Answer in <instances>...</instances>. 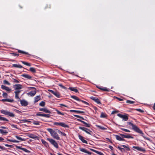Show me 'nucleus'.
<instances>
[{
  "label": "nucleus",
  "instance_id": "69168bd1",
  "mask_svg": "<svg viewBox=\"0 0 155 155\" xmlns=\"http://www.w3.org/2000/svg\"><path fill=\"white\" fill-rule=\"evenodd\" d=\"M7 101L9 102H13L14 101V100L13 99H7Z\"/></svg>",
  "mask_w": 155,
  "mask_h": 155
},
{
  "label": "nucleus",
  "instance_id": "de8ad7c7",
  "mask_svg": "<svg viewBox=\"0 0 155 155\" xmlns=\"http://www.w3.org/2000/svg\"><path fill=\"white\" fill-rule=\"evenodd\" d=\"M43 114H41L40 112H38L36 114V116H41L43 117Z\"/></svg>",
  "mask_w": 155,
  "mask_h": 155
},
{
  "label": "nucleus",
  "instance_id": "20e7f679",
  "mask_svg": "<svg viewBox=\"0 0 155 155\" xmlns=\"http://www.w3.org/2000/svg\"><path fill=\"white\" fill-rule=\"evenodd\" d=\"M1 113L8 115L9 117H14L15 116V114L9 112L7 110H2L0 111Z\"/></svg>",
  "mask_w": 155,
  "mask_h": 155
},
{
  "label": "nucleus",
  "instance_id": "58836bf2",
  "mask_svg": "<svg viewBox=\"0 0 155 155\" xmlns=\"http://www.w3.org/2000/svg\"><path fill=\"white\" fill-rule=\"evenodd\" d=\"M117 148L119 149L121 152H123L125 151V150L124 148L120 147L119 146L117 147Z\"/></svg>",
  "mask_w": 155,
  "mask_h": 155
},
{
  "label": "nucleus",
  "instance_id": "7c9ffc66",
  "mask_svg": "<svg viewBox=\"0 0 155 155\" xmlns=\"http://www.w3.org/2000/svg\"><path fill=\"white\" fill-rule=\"evenodd\" d=\"M18 52L19 53H21V54H26L30 55V54H28V52L24 51H23L21 50H18Z\"/></svg>",
  "mask_w": 155,
  "mask_h": 155
},
{
  "label": "nucleus",
  "instance_id": "5fc2aeb1",
  "mask_svg": "<svg viewBox=\"0 0 155 155\" xmlns=\"http://www.w3.org/2000/svg\"><path fill=\"white\" fill-rule=\"evenodd\" d=\"M7 87L3 85H2L1 86V88L3 90H6V89L7 88Z\"/></svg>",
  "mask_w": 155,
  "mask_h": 155
},
{
  "label": "nucleus",
  "instance_id": "13d9d810",
  "mask_svg": "<svg viewBox=\"0 0 155 155\" xmlns=\"http://www.w3.org/2000/svg\"><path fill=\"white\" fill-rule=\"evenodd\" d=\"M96 153L100 155H104V154L101 152H99L98 151H96Z\"/></svg>",
  "mask_w": 155,
  "mask_h": 155
},
{
  "label": "nucleus",
  "instance_id": "4d7b16f0",
  "mask_svg": "<svg viewBox=\"0 0 155 155\" xmlns=\"http://www.w3.org/2000/svg\"><path fill=\"white\" fill-rule=\"evenodd\" d=\"M134 102H134V101H130V100H127V103H129L130 104H133Z\"/></svg>",
  "mask_w": 155,
  "mask_h": 155
},
{
  "label": "nucleus",
  "instance_id": "9b49d317",
  "mask_svg": "<svg viewBox=\"0 0 155 155\" xmlns=\"http://www.w3.org/2000/svg\"><path fill=\"white\" fill-rule=\"evenodd\" d=\"M36 93V90L31 91L29 92L27 94L28 96L33 97L35 95Z\"/></svg>",
  "mask_w": 155,
  "mask_h": 155
},
{
  "label": "nucleus",
  "instance_id": "e2e57ef3",
  "mask_svg": "<svg viewBox=\"0 0 155 155\" xmlns=\"http://www.w3.org/2000/svg\"><path fill=\"white\" fill-rule=\"evenodd\" d=\"M78 121H79L81 122L83 124H84L86 123V122H85L84 121L80 119H78Z\"/></svg>",
  "mask_w": 155,
  "mask_h": 155
},
{
  "label": "nucleus",
  "instance_id": "6e6d98bb",
  "mask_svg": "<svg viewBox=\"0 0 155 155\" xmlns=\"http://www.w3.org/2000/svg\"><path fill=\"white\" fill-rule=\"evenodd\" d=\"M91 124H87L86 123H85V124H84V126L86 127H91Z\"/></svg>",
  "mask_w": 155,
  "mask_h": 155
},
{
  "label": "nucleus",
  "instance_id": "a18cd8bd",
  "mask_svg": "<svg viewBox=\"0 0 155 155\" xmlns=\"http://www.w3.org/2000/svg\"><path fill=\"white\" fill-rule=\"evenodd\" d=\"M50 116H51V115L50 114H43V117L49 118L50 117Z\"/></svg>",
  "mask_w": 155,
  "mask_h": 155
},
{
  "label": "nucleus",
  "instance_id": "412c9836",
  "mask_svg": "<svg viewBox=\"0 0 155 155\" xmlns=\"http://www.w3.org/2000/svg\"><path fill=\"white\" fill-rule=\"evenodd\" d=\"M116 139L119 141H125V140L124 138H123L121 137L119 135H115Z\"/></svg>",
  "mask_w": 155,
  "mask_h": 155
},
{
  "label": "nucleus",
  "instance_id": "774afa93",
  "mask_svg": "<svg viewBox=\"0 0 155 155\" xmlns=\"http://www.w3.org/2000/svg\"><path fill=\"white\" fill-rule=\"evenodd\" d=\"M13 82H15V83H19V81L18 80L16 79H13Z\"/></svg>",
  "mask_w": 155,
  "mask_h": 155
},
{
  "label": "nucleus",
  "instance_id": "8fccbe9b",
  "mask_svg": "<svg viewBox=\"0 0 155 155\" xmlns=\"http://www.w3.org/2000/svg\"><path fill=\"white\" fill-rule=\"evenodd\" d=\"M61 122H54V123L53 124H54V125H56V126H60Z\"/></svg>",
  "mask_w": 155,
  "mask_h": 155
},
{
  "label": "nucleus",
  "instance_id": "aec40b11",
  "mask_svg": "<svg viewBox=\"0 0 155 155\" xmlns=\"http://www.w3.org/2000/svg\"><path fill=\"white\" fill-rule=\"evenodd\" d=\"M97 87L103 91L108 92L110 90V89H109L107 88V87H103L97 86Z\"/></svg>",
  "mask_w": 155,
  "mask_h": 155
},
{
  "label": "nucleus",
  "instance_id": "f03ea898",
  "mask_svg": "<svg viewBox=\"0 0 155 155\" xmlns=\"http://www.w3.org/2000/svg\"><path fill=\"white\" fill-rule=\"evenodd\" d=\"M127 124L132 126L133 129L136 132L141 134V135L145 139H146V137L144 136V134L143 131L139 128H138L135 125H134L133 123L130 122H127Z\"/></svg>",
  "mask_w": 155,
  "mask_h": 155
},
{
  "label": "nucleus",
  "instance_id": "4be33fe9",
  "mask_svg": "<svg viewBox=\"0 0 155 155\" xmlns=\"http://www.w3.org/2000/svg\"><path fill=\"white\" fill-rule=\"evenodd\" d=\"M70 111L71 112H74L78 114L82 113L84 114V112L80 110H70Z\"/></svg>",
  "mask_w": 155,
  "mask_h": 155
},
{
  "label": "nucleus",
  "instance_id": "6e6552de",
  "mask_svg": "<svg viewBox=\"0 0 155 155\" xmlns=\"http://www.w3.org/2000/svg\"><path fill=\"white\" fill-rule=\"evenodd\" d=\"M78 128L85 132L87 134L91 135L90 132H92V131L87 128L84 127H79Z\"/></svg>",
  "mask_w": 155,
  "mask_h": 155
},
{
  "label": "nucleus",
  "instance_id": "423d86ee",
  "mask_svg": "<svg viewBox=\"0 0 155 155\" xmlns=\"http://www.w3.org/2000/svg\"><path fill=\"white\" fill-rule=\"evenodd\" d=\"M71 97L78 101H81L86 105L88 106L89 105V104L88 103L83 100L80 99L78 97L76 96L71 95Z\"/></svg>",
  "mask_w": 155,
  "mask_h": 155
},
{
  "label": "nucleus",
  "instance_id": "cd10ccee",
  "mask_svg": "<svg viewBox=\"0 0 155 155\" xmlns=\"http://www.w3.org/2000/svg\"><path fill=\"white\" fill-rule=\"evenodd\" d=\"M55 111H56L57 114L58 115L64 116V113L61 112L58 110L57 109H55Z\"/></svg>",
  "mask_w": 155,
  "mask_h": 155
},
{
  "label": "nucleus",
  "instance_id": "72a5a7b5",
  "mask_svg": "<svg viewBox=\"0 0 155 155\" xmlns=\"http://www.w3.org/2000/svg\"><path fill=\"white\" fill-rule=\"evenodd\" d=\"M21 62L23 64L27 66H31V65L30 64V63L27 62L25 61H21Z\"/></svg>",
  "mask_w": 155,
  "mask_h": 155
},
{
  "label": "nucleus",
  "instance_id": "dca6fc26",
  "mask_svg": "<svg viewBox=\"0 0 155 155\" xmlns=\"http://www.w3.org/2000/svg\"><path fill=\"white\" fill-rule=\"evenodd\" d=\"M79 149L80 151L87 153L88 155H90L92 154V153L91 152L87 151L86 149L84 148H80Z\"/></svg>",
  "mask_w": 155,
  "mask_h": 155
},
{
  "label": "nucleus",
  "instance_id": "09e8293b",
  "mask_svg": "<svg viewBox=\"0 0 155 155\" xmlns=\"http://www.w3.org/2000/svg\"><path fill=\"white\" fill-rule=\"evenodd\" d=\"M120 129L121 130H123L125 132H130V131L129 130H127L125 128H120Z\"/></svg>",
  "mask_w": 155,
  "mask_h": 155
},
{
  "label": "nucleus",
  "instance_id": "5701e85b",
  "mask_svg": "<svg viewBox=\"0 0 155 155\" xmlns=\"http://www.w3.org/2000/svg\"><path fill=\"white\" fill-rule=\"evenodd\" d=\"M41 141L43 144L47 148L49 147V145L48 143L45 141L44 140L42 139H41Z\"/></svg>",
  "mask_w": 155,
  "mask_h": 155
},
{
  "label": "nucleus",
  "instance_id": "f8f14e48",
  "mask_svg": "<svg viewBox=\"0 0 155 155\" xmlns=\"http://www.w3.org/2000/svg\"><path fill=\"white\" fill-rule=\"evenodd\" d=\"M15 147L17 149L21 150L27 153H30L31 152L30 151L27 150L25 148H22L21 146L16 145Z\"/></svg>",
  "mask_w": 155,
  "mask_h": 155
},
{
  "label": "nucleus",
  "instance_id": "c85d7f7f",
  "mask_svg": "<svg viewBox=\"0 0 155 155\" xmlns=\"http://www.w3.org/2000/svg\"><path fill=\"white\" fill-rule=\"evenodd\" d=\"M0 120L5 121L7 122L9 121V120L7 119L4 117H2L1 115H0Z\"/></svg>",
  "mask_w": 155,
  "mask_h": 155
},
{
  "label": "nucleus",
  "instance_id": "2f4dec72",
  "mask_svg": "<svg viewBox=\"0 0 155 155\" xmlns=\"http://www.w3.org/2000/svg\"><path fill=\"white\" fill-rule=\"evenodd\" d=\"M53 94H54L56 97L58 98H59L60 96L59 93L57 91H55L54 93Z\"/></svg>",
  "mask_w": 155,
  "mask_h": 155
},
{
  "label": "nucleus",
  "instance_id": "ea45409f",
  "mask_svg": "<svg viewBox=\"0 0 155 155\" xmlns=\"http://www.w3.org/2000/svg\"><path fill=\"white\" fill-rule=\"evenodd\" d=\"M106 115L103 112L101 113L100 117L101 118H105L106 117Z\"/></svg>",
  "mask_w": 155,
  "mask_h": 155
},
{
  "label": "nucleus",
  "instance_id": "bb28decb",
  "mask_svg": "<svg viewBox=\"0 0 155 155\" xmlns=\"http://www.w3.org/2000/svg\"><path fill=\"white\" fill-rule=\"evenodd\" d=\"M71 91H74L76 93L78 92V90L75 87H70L68 88Z\"/></svg>",
  "mask_w": 155,
  "mask_h": 155
},
{
  "label": "nucleus",
  "instance_id": "338daca9",
  "mask_svg": "<svg viewBox=\"0 0 155 155\" xmlns=\"http://www.w3.org/2000/svg\"><path fill=\"white\" fill-rule=\"evenodd\" d=\"M45 9L47 8H51V5H46V6H45Z\"/></svg>",
  "mask_w": 155,
  "mask_h": 155
},
{
  "label": "nucleus",
  "instance_id": "c03bdc74",
  "mask_svg": "<svg viewBox=\"0 0 155 155\" xmlns=\"http://www.w3.org/2000/svg\"><path fill=\"white\" fill-rule=\"evenodd\" d=\"M121 146L123 147L124 148H126V149L128 151V150H130V148L129 147H128V146H126V145H121Z\"/></svg>",
  "mask_w": 155,
  "mask_h": 155
},
{
  "label": "nucleus",
  "instance_id": "864d4df0",
  "mask_svg": "<svg viewBox=\"0 0 155 155\" xmlns=\"http://www.w3.org/2000/svg\"><path fill=\"white\" fill-rule=\"evenodd\" d=\"M2 95L4 97L6 98L7 97L8 94L6 93L3 92Z\"/></svg>",
  "mask_w": 155,
  "mask_h": 155
},
{
  "label": "nucleus",
  "instance_id": "39448f33",
  "mask_svg": "<svg viewBox=\"0 0 155 155\" xmlns=\"http://www.w3.org/2000/svg\"><path fill=\"white\" fill-rule=\"evenodd\" d=\"M47 140L49 141L51 144L53 145L57 149L58 148V144L54 140L49 138H47Z\"/></svg>",
  "mask_w": 155,
  "mask_h": 155
},
{
  "label": "nucleus",
  "instance_id": "f257e3e1",
  "mask_svg": "<svg viewBox=\"0 0 155 155\" xmlns=\"http://www.w3.org/2000/svg\"><path fill=\"white\" fill-rule=\"evenodd\" d=\"M13 88L16 90L14 91L15 98L20 100V99L19 97V94L21 92V91L20 90L22 88V86L21 84H15L13 85Z\"/></svg>",
  "mask_w": 155,
  "mask_h": 155
},
{
  "label": "nucleus",
  "instance_id": "0eeeda50",
  "mask_svg": "<svg viewBox=\"0 0 155 155\" xmlns=\"http://www.w3.org/2000/svg\"><path fill=\"white\" fill-rule=\"evenodd\" d=\"M119 135L122 138H132L133 139L134 137L131 136V134H119Z\"/></svg>",
  "mask_w": 155,
  "mask_h": 155
},
{
  "label": "nucleus",
  "instance_id": "393cba45",
  "mask_svg": "<svg viewBox=\"0 0 155 155\" xmlns=\"http://www.w3.org/2000/svg\"><path fill=\"white\" fill-rule=\"evenodd\" d=\"M34 102L35 103L37 102L39 100H41V96L40 95L37 96L35 97Z\"/></svg>",
  "mask_w": 155,
  "mask_h": 155
},
{
  "label": "nucleus",
  "instance_id": "b1692460",
  "mask_svg": "<svg viewBox=\"0 0 155 155\" xmlns=\"http://www.w3.org/2000/svg\"><path fill=\"white\" fill-rule=\"evenodd\" d=\"M55 130L57 131L58 133L59 134H61V135L65 137H67V134L61 132L60 130L58 129H55Z\"/></svg>",
  "mask_w": 155,
  "mask_h": 155
},
{
  "label": "nucleus",
  "instance_id": "473e14b6",
  "mask_svg": "<svg viewBox=\"0 0 155 155\" xmlns=\"http://www.w3.org/2000/svg\"><path fill=\"white\" fill-rule=\"evenodd\" d=\"M0 133L1 134H6L8 133V132L6 130H4L3 129H0Z\"/></svg>",
  "mask_w": 155,
  "mask_h": 155
},
{
  "label": "nucleus",
  "instance_id": "7ed1b4c3",
  "mask_svg": "<svg viewBox=\"0 0 155 155\" xmlns=\"http://www.w3.org/2000/svg\"><path fill=\"white\" fill-rule=\"evenodd\" d=\"M56 129L53 130L51 128H48L47 130L48 131L51 136L54 139L57 140H60V138L57 133V131L55 130Z\"/></svg>",
  "mask_w": 155,
  "mask_h": 155
},
{
  "label": "nucleus",
  "instance_id": "4468645a",
  "mask_svg": "<svg viewBox=\"0 0 155 155\" xmlns=\"http://www.w3.org/2000/svg\"><path fill=\"white\" fill-rule=\"evenodd\" d=\"M91 99L94 101L95 102L98 104H101V103L99 99L96 97L92 96L90 97Z\"/></svg>",
  "mask_w": 155,
  "mask_h": 155
},
{
  "label": "nucleus",
  "instance_id": "37998d69",
  "mask_svg": "<svg viewBox=\"0 0 155 155\" xmlns=\"http://www.w3.org/2000/svg\"><path fill=\"white\" fill-rule=\"evenodd\" d=\"M58 85L61 87L62 88L64 89L65 90H67V88L65 86H64L62 85V84H58Z\"/></svg>",
  "mask_w": 155,
  "mask_h": 155
},
{
  "label": "nucleus",
  "instance_id": "bf43d9fd",
  "mask_svg": "<svg viewBox=\"0 0 155 155\" xmlns=\"http://www.w3.org/2000/svg\"><path fill=\"white\" fill-rule=\"evenodd\" d=\"M136 110L139 112H140L141 113L144 112V111L143 110L141 109H137Z\"/></svg>",
  "mask_w": 155,
  "mask_h": 155
},
{
  "label": "nucleus",
  "instance_id": "ddd939ff",
  "mask_svg": "<svg viewBox=\"0 0 155 155\" xmlns=\"http://www.w3.org/2000/svg\"><path fill=\"white\" fill-rule=\"evenodd\" d=\"M18 101H20V103L22 106H26L28 104V102L25 100H21L18 99Z\"/></svg>",
  "mask_w": 155,
  "mask_h": 155
},
{
  "label": "nucleus",
  "instance_id": "f3484780",
  "mask_svg": "<svg viewBox=\"0 0 155 155\" xmlns=\"http://www.w3.org/2000/svg\"><path fill=\"white\" fill-rule=\"evenodd\" d=\"M29 137L30 138H31L35 140H39V137H38L33 134H30Z\"/></svg>",
  "mask_w": 155,
  "mask_h": 155
},
{
  "label": "nucleus",
  "instance_id": "a19ab883",
  "mask_svg": "<svg viewBox=\"0 0 155 155\" xmlns=\"http://www.w3.org/2000/svg\"><path fill=\"white\" fill-rule=\"evenodd\" d=\"M97 127L99 128L101 130H106L107 128L104 127H102L99 125H97Z\"/></svg>",
  "mask_w": 155,
  "mask_h": 155
},
{
  "label": "nucleus",
  "instance_id": "4c0bfd02",
  "mask_svg": "<svg viewBox=\"0 0 155 155\" xmlns=\"http://www.w3.org/2000/svg\"><path fill=\"white\" fill-rule=\"evenodd\" d=\"M15 137L18 140H19L20 141H24L25 140V139L24 138H22L21 137H19L18 136L15 135Z\"/></svg>",
  "mask_w": 155,
  "mask_h": 155
},
{
  "label": "nucleus",
  "instance_id": "6ab92c4d",
  "mask_svg": "<svg viewBox=\"0 0 155 155\" xmlns=\"http://www.w3.org/2000/svg\"><path fill=\"white\" fill-rule=\"evenodd\" d=\"M21 76L29 80H31L32 78V77L31 76L27 74H22L21 75Z\"/></svg>",
  "mask_w": 155,
  "mask_h": 155
},
{
  "label": "nucleus",
  "instance_id": "3c124183",
  "mask_svg": "<svg viewBox=\"0 0 155 155\" xmlns=\"http://www.w3.org/2000/svg\"><path fill=\"white\" fill-rule=\"evenodd\" d=\"M12 56H19V54H16L14 53H10Z\"/></svg>",
  "mask_w": 155,
  "mask_h": 155
},
{
  "label": "nucleus",
  "instance_id": "c9c22d12",
  "mask_svg": "<svg viewBox=\"0 0 155 155\" xmlns=\"http://www.w3.org/2000/svg\"><path fill=\"white\" fill-rule=\"evenodd\" d=\"M29 71L33 73H35L36 72V70L33 67L30 68L29 69Z\"/></svg>",
  "mask_w": 155,
  "mask_h": 155
},
{
  "label": "nucleus",
  "instance_id": "79ce46f5",
  "mask_svg": "<svg viewBox=\"0 0 155 155\" xmlns=\"http://www.w3.org/2000/svg\"><path fill=\"white\" fill-rule=\"evenodd\" d=\"M39 105L41 107H44L45 105V102L43 101H42L39 103Z\"/></svg>",
  "mask_w": 155,
  "mask_h": 155
},
{
  "label": "nucleus",
  "instance_id": "a211bd4d",
  "mask_svg": "<svg viewBox=\"0 0 155 155\" xmlns=\"http://www.w3.org/2000/svg\"><path fill=\"white\" fill-rule=\"evenodd\" d=\"M39 110L40 111H43L46 113H48L49 114L51 113L49 110H48L46 108H40L39 109Z\"/></svg>",
  "mask_w": 155,
  "mask_h": 155
},
{
  "label": "nucleus",
  "instance_id": "2eb2a0df",
  "mask_svg": "<svg viewBox=\"0 0 155 155\" xmlns=\"http://www.w3.org/2000/svg\"><path fill=\"white\" fill-rule=\"evenodd\" d=\"M78 137L79 139L82 142L84 143L87 144L88 143L84 139V138L81 135H78Z\"/></svg>",
  "mask_w": 155,
  "mask_h": 155
},
{
  "label": "nucleus",
  "instance_id": "c756f323",
  "mask_svg": "<svg viewBox=\"0 0 155 155\" xmlns=\"http://www.w3.org/2000/svg\"><path fill=\"white\" fill-rule=\"evenodd\" d=\"M12 67H15V68H23V67L21 65H19V64H13L12 65Z\"/></svg>",
  "mask_w": 155,
  "mask_h": 155
},
{
  "label": "nucleus",
  "instance_id": "e433bc0d",
  "mask_svg": "<svg viewBox=\"0 0 155 155\" xmlns=\"http://www.w3.org/2000/svg\"><path fill=\"white\" fill-rule=\"evenodd\" d=\"M33 123L35 125H40V122L38 121H35L33 120Z\"/></svg>",
  "mask_w": 155,
  "mask_h": 155
},
{
  "label": "nucleus",
  "instance_id": "0e129e2a",
  "mask_svg": "<svg viewBox=\"0 0 155 155\" xmlns=\"http://www.w3.org/2000/svg\"><path fill=\"white\" fill-rule=\"evenodd\" d=\"M78 121H79L81 122L83 124H84L86 123V122H85L84 121L80 119H78Z\"/></svg>",
  "mask_w": 155,
  "mask_h": 155
},
{
  "label": "nucleus",
  "instance_id": "f704fd0d",
  "mask_svg": "<svg viewBox=\"0 0 155 155\" xmlns=\"http://www.w3.org/2000/svg\"><path fill=\"white\" fill-rule=\"evenodd\" d=\"M7 140L8 141L12 142H13V143H18L19 142V141L17 140H10V139H7Z\"/></svg>",
  "mask_w": 155,
  "mask_h": 155
},
{
  "label": "nucleus",
  "instance_id": "1a4fd4ad",
  "mask_svg": "<svg viewBox=\"0 0 155 155\" xmlns=\"http://www.w3.org/2000/svg\"><path fill=\"white\" fill-rule=\"evenodd\" d=\"M127 115H122L120 114H117V115L123 119L124 121H127L128 120V116Z\"/></svg>",
  "mask_w": 155,
  "mask_h": 155
},
{
  "label": "nucleus",
  "instance_id": "052dcab7",
  "mask_svg": "<svg viewBox=\"0 0 155 155\" xmlns=\"http://www.w3.org/2000/svg\"><path fill=\"white\" fill-rule=\"evenodd\" d=\"M5 145L6 147H10L11 148H13V146L12 145H8V144H5Z\"/></svg>",
  "mask_w": 155,
  "mask_h": 155
},
{
  "label": "nucleus",
  "instance_id": "a878e982",
  "mask_svg": "<svg viewBox=\"0 0 155 155\" xmlns=\"http://www.w3.org/2000/svg\"><path fill=\"white\" fill-rule=\"evenodd\" d=\"M60 126H61L63 127H64V128H69V126L68 125L66 124H65V123H64V122H61Z\"/></svg>",
  "mask_w": 155,
  "mask_h": 155
},
{
  "label": "nucleus",
  "instance_id": "9d476101",
  "mask_svg": "<svg viewBox=\"0 0 155 155\" xmlns=\"http://www.w3.org/2000/svg\"><path fill=\"white\" fill-rule=\"evenodd\" d=\"M133 148L140 151H142L143 152H145L146 151V150L145 149L138 146H133Z\"/></svg>",
  "mask_w": 155,
  "mask_h": 155
},
{
  "label": "nucleus",
  "instance_id": "49530a36",
  "mask_svg": "<svg viewBox=\"0 0 155 155\" xmlns=\"http://www.w3.org/2000/svg\"><path fill=\"white\" fill-rule=\"evenodd\" d=\"M3 84H6L9 85H10V83L6 80H5L3 81Z\"/></svg>",
  "mask_w": 155,
  "mask_h": 155
},
{
  "label": "nucleus",
  "instance_id": "680f3d73",
  "mask_svg": "<svg viewBox=\"0 0 155 155\" xmlns=\"http://www.w3.org/2000/svg\"><path fill=\"white\" fill-rule=\"evenodd\" d=\"M7 88L6 89V91H8L9 92H10V91H12L11 90V89L9 87H7Z\"/></svg>",
  "mask_w": 155,
  "mask_h": 155
},
{
  "label": "nucleus",
  "instance_id": "603ef678",
  "mask_svg": "<svg viewBox=\"0 0 155 155\" xmlns=\"http://www.w3.org/2000/svg\"><path fill=\"white\" fill-rule=\"evenodd\" d=\"M21 121L22 122H24V123H25V122H30L31 121H29V120H26V119H22V120H21Z\"/></svg>",
  "mask_w": 155,
  "mask_h": 155
}]
</instances>
